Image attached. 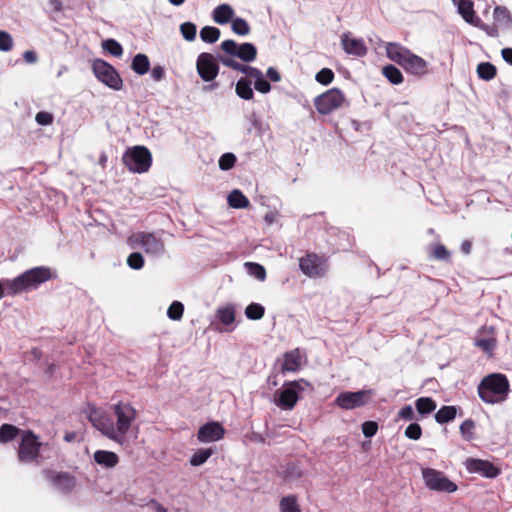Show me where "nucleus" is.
Wrapping results in <instances>:
<instances>
[{"mask_svg":"<svg viewBox=\"0 0 512 512\" xmlns=\"http://www.w3.org/2000/svg\"><path fill=\"white\" fill-rule=\"evenodd\" d=\"M216 314L220 322L224 325H231L235 321V309L232 305L219 307Z\"/></svg>","mask_w":512,"mask_h":512,"instance_id":"c85d7f7f","label":"nucleus"},{"mask_svg":"<svg viewBox=\"0 0 512 512\" xmlns=\"http://www.w3.org/2000/svg\"><path fill=\"white\" fill-rule=\"evenodd\" d=\"M299 267L309 278H321L327 272L325 259L313 253L300 258Z\"/></svg>","mask_w":512,"mask_h":512,"instance_id":"9b49d317","label":"nucleus"},{"mask_svg":"<svg viewBox=\"0 0 512 512\" xmlns=\"http://www.w3.org/2000/svg\"><path fill=\"white\" fill-rule=\"evenodd\" d=\"M221 63L226 66L230 67L234 70L240 71L242 73H246L247 65H243L239 62H237L234 58L231 57H220Z\"/></svg>","mask_w":512,"mask_h":512,"instance_id":"de8ad7c7","label":"nucleus"},{"mask_svg":"<svg viewBox=\"0 0 512 512\" xmlns=\"http://www.w3.org/2000/svg\"><path fill=\"white\" fill-rule=\"evenodd\" d=\"M303 363V357L299 349H294L284 354L281 367L282 372H296Z\"/></svg>","mask_w":512,"mask_h":512,"instance_id":"412c9836","label":"nucleus"},{"mask_svg":"<svg viewBox=\"0 0 512 512\" xmlns=\"http://www.w3.org/2000/svg\"><path fill=\"white\" fill-rule=\"evenodd\" d=\"M234 10L228 4L218 5L212 13L213 21L217 24L223 25L233 20Z\"/></svg>","mask_w":512,"mask_h":512,"instance_id":"b1692460","label":"nucleus"},{"mask_svg":"<svg viewBox=\"0 0 512 512\" xmlns=\"http://www.w3.org/2000/svg\"><path fill=\"white\" fill-rule=\"evenodd\" d=\"M454 5L457 7L458 13L466 23L480 29L486 28V25H484L481 19L476 15L474 3L471 0H458Z\"/></svg>","mask_w":512,"mask_h":512,"instance_id":"6ab92c4d","label":"nucleus"},{"mask_svg":"<svg viewBox=\"0 0 512 512\" xmlns=\"http://www.w3.org/2000/svg\"><path fill=\"white\" fill-rule=\"evenodd\" d=\"M310 387L304 379L285 382L274 395V404L282 410H292L299 400V393Z\"/></svg>","mask_w":512,"mask_h":512,"instance_id":"39448f33","label":"nucleus"},{"mask_svg":"<svg viewBox=\"0 0 512 512\" xmlns=\"http://www.w3.org/2000/svg\"><path fill=\"white\" fill-rule=\"evenodd\" d=\"M180 32L187 41H193L196 38L197 27L192 22H184L180 25Z\"/></svg>","mask_w":512,"mask_h":512,"instance_id":"79ce46f5","label":"nucleus"},{"mask_svg":"<svg viewBox=\"0 0 512 512\" xmlns=\"http://www.w3.org/2000/svg\"><path fill=\"white\" fill-rule=\"evenodd\" d=\"M474 430H475V423L471 419L465 420L460 425V434L466 441H471L474 439Z\"/></svg>","mask_w":512,"mask_h":512,"instance_id":"a19ab883","label":"nucleus"},{"mask_svg":"<svg viewBox=\"0 0 512 512\" xmlns=\"http://www.w3.org/2000/svg\"><path fill=\"white\" fill-rule=\"evenodd\" d=\"M127 264L130 268L139 270L144 266V258L141 253L133 252L128 256Z\"/></svg>","mask_w":512,"mask_h":512,"instance_id":"a18cd8bd","label":"nucleus"},{"mask_svg":"<svg viewBox=\"0 0 512 512\" xmlns=\"http://www.w3.org/2000/svg\"><path fill=\"white\" fill-rule=\"evenodd\" d=\"M102 47L113 56L120 57L123 54L122 46L114 39L105 40Z\"/></svg>","mask_w":512,"mask_h":512,"instance_id":"c03bdc74","label":"nucleus"},{"mask_svg":"<svg viewBox=\"0 0 512 512\" xmlns=\"http://www.w3.org/2000/svg\"><path fill=\"white\" fill-rule=\"evenodd\" d=\"M422 435V429L419 424L412 423L405 430V436L412 440L420 439Z\"/></svg>","mask_w":512,"mask_h":512,"instance_id":"8fccbe9b","label":"nucleus"},{"mask_svg":"<svg viewBox=\"0 0 512 512\" xmlns=\"http://www.w3.org/2000/svg\"><path fill=\"white\" fill-rule=\"evenodd\" d=\"M378 424L374 421H366L362 424V432L365 437H372L377 433Z\"/></svg>","mask_w":512,"mask_h":512,"instance_id":"603ef678","label":"nucleus"},{"mask_svg":"<svg viewBox=\"0 0 512 512\" xmlns=\"http://www.w3.org/2000/svg\"><path fill=\"white\" fill-rule=\"evenodd\" d=\"M200 38L207 43H214L220 38V30L213 26H205L200 31Z\"/></svg>","mask_w":512,"mask_h":512,"instance_id":"f704fd0d","label":"nucleus"},{"mask_svg":"<svg viewBox=\"0 0 512 512\" xmlns=\"http://www.w3.org/2000/svg\"><path fill=\"white\" fill-rule=\"evenodd\" d=\"M509 391V381L501 373H491L485 376L478 386V395L487 404H495L505 400Z\"/></svg>","mask_w":512,"mask_h":512,"instance_id":"7ed1b4c3","label":"nucleus"},{"mask_svg":"<svg viewBox=\"0 0 512 512\" xmlns=\"http://www.w3.org/2000/svg\"><path fill=\"white\" fill-rule=\"evenodd\" d=\"M154 81H161L165 77V70L162 66H154L150 74Z\"/></svg>","mask_w":512,"mask_h":512,"instance_id":"13d9d810","label":"nucleus"},{"mask_svg":"<svg viewBox=\"0 0 512 512\" xmlns=\"http://www.w3.org/2000/svg\"><path fill=\"white\" fill-rule=\"evenodd\" d=\"M231 29L234 33L245 36L250 33V27L246 20L242 18H233L231 21Z\"/></svg>","mask_w":512,"mask_h":512,"instance_id":"ea45409f","label":"nucleus"},{"mask_svg":"<svg viewBox=\"0 0 512 512\" xmlns=\"http://www.w3.org/2000/svg\"><path fill=\"white\" fill-rule=\"evenodd\" d=\"M503 59L512 65V48H504L501 51Z\"/></svg>","mask_w":512,"mask_h":512,"instance_id":"e2e57ef3","label":"nucleus"},{"mask_svg":"<svg viewBox=\"0 0 512 512\" xmlns=\"http://www.w3.org/2000/svg\"><path fill=\"white\" fill-rule=\"evenodd\" d=\"M385 51L387 57L400 65L408 74L422 77L428 73V62L399 43H387Z\"/></svg>","mask_w":512,"mask_h":512,"instance_id":"f03ea898","label":"nucleus"},{"mask_svg":"<svg viewBox=\"0 0 512 512\" xmlns=\"http://www.w3.org/2000/svg\"><path fill=\"white\" fill-rule=\"evenodd\" d=\"M373 395L372 390L357 392H342L335 399L336 404L343 409H355L367 404Z\"/></svg>","mask_w":512,"mask_h":512,"instance_id":"f8f14e48","label":"nucleus"},{"mask_svg":"<svg viewBox=\"0 0 512 512\" xmlns=\"http://www.w3.org/2000/svg\"><path fill=\"white\" fill-rule=\"evenodd\" d=\"M115 422L101 410L93 409L89 413L92 425L109 440L127 446L130 443V430L137 417L136 409L126 402H118L112 407Z\"/></svg>","mask_w":512,"mask_h":512,"instance_id":"f257e3e1","label":"nucleus"},{"mask_svg":"<svg viewBox=\"0 0 512 512\" xmlns=\"http://www.w3.org/2000/svg\"><path fill=\"white\" fill-rule=\"evenodd\" d=\"M457 414V409L454 406H443L435 414V420L439 424H444L452 421Z\"/></svg>","mask_w":512,"mask_h":512,"instance_id":"cd10ccee","label":"nucleus"},{"mask_svg":"<svg viewBox=\"0 0 512 512\" xmlns=\"http://www.w3.org/2000/svg\"><path fill=\"white\" fill-rule=\"evenodd\" d=\"M264 313L265 308L258 303H251L245 308V315L250 320H260Z\"/></svg>","mask_w":512,"mask_h":512,"instance_id":"4c0bfd02","label":"nucleus"},{"mask_svg":"<svg viewBox=\"0 0 512 512\" xmlns=\"http://www.w3.org/2000/svg\"><path fill=\"white\" fill-rule=\"evenodd\" d=\"M276 216H277V213H276V212H268V213L264 216V220H265L268 224H272V223L275 221Z\"/></svg>","mask_w":512,"mask_h":512,"instance_id":"69168bd1","label":"nucleus"},{"mask_svg":"<svg viewBox=\"0 0 512 512\" xmlns=\"http://www.w3.org/2000/svg\"><path fill=\"white\" fill-rule=\"evenodd\" d=\"M93 458L98 465L105 468H114L119 463L118 455L107 450H97Z\"/></svg>","mask_w":512,"mask_h":512,"instance_id":"5701e85b","label":"nucleus"},{"mask_svg":"<svg viewBox=\"0 0 512 512\" xmlns=\"http://www.w3.org/2000/svg\"><path fill=\"white\" fill-rule=\"evenodd\" d=\"M225 428L220 422L210 421L202 425L197 432V440L200 443L217 442L223 439Z\"/></svg>","mask_w":512,"mask_h":512,"instance_id":"f3484780","label":"nucleus"},{"mask_svg":"<svg viewBox=\"0 0 512 512\" xmlns=\"http://www.w3.org/2000/svg\"><path fill=\"white\" fill-rule=\"evenodd\" d=\"M13 46L12 37L5 31L0 30V51L7 52Z\"/></svg>","mask_w":512,"mask_h":512,"instance_id":"3c124183","label":"nucleus"},{"mask_svg":"<svg viewBox=\"0 0 512 512\" xmlns=\"http://www.w3.org/2000/svg\"><path fill=\"white\" fill-rule=\"evenodd\" d=\"M415 406L417 411L422 414H429L437 407L436 402L430 397H420L416 400Z\"/></svg>","mask_w":512,"mask_h":512,"instance_id":"473e14b6","label":"nucleus"},{"mask_svg":"<svg viewBox=\"0 0 512 512\" xmlns=\"http://www.w3.org/2000/svg\"><path fill=\"white\" fill-rule=\"evenodd\" d=\"M184 312V306L179 301H174L167 310V316L174 321H179Z\"/></svg>","mask_w":512,"mask_h":512,"instance_id":"37998d69","label":"nucleus"},{"mask_svg":"<svg viewBox=\"0 0 512 512\" xmlns=\"http://www.w3.org/2000/svg\"><path fill=\"white\" fill-rule=\"evenodd\" d=\"M53 483H54L55 488L62 492H69L76 485V481H75L74 477H72L68 474H58L54 478Z\"/></svg>","mask_w":512,"mask_h":512,"instance_id":"bb28decb","label":"nucleus"},{"mask_svg":"<svg viewBox=\"0 0 512 512\" xmlns=\"http://www.w3.org/2000/svg\"><path fill=\"white\" fill-rule=\"evenodd\" d=\"M465 467L469 473H477L486 478H495L500 474V469L487 460L468 458Z\"/></svg>","mask_w":512,"mask_h":512,"instance_id":"a211bd4d","label":"nucleus"},{"mask_svg":"<svg viewBox=\"0 0 512 512\" xmlns=\"http://www.w3.org/2000/svg\"><path fill=\"white\" fill-rule=\"evenodd\" d=\"M35 120L40 125H49L53 121V116L48 112H38L35 116Z\"/></svg>","mask_w":512,"mask_h":512,"instance_id":"6e6d98bb","label":"nucleus"},{"mask_svg":"<svg viewBox=\"0 0 512 512\" xmlns=\"http://www.w3.org/2000/svg\"><path fill=\"white\" fill-rule=\"evenodd\" d=\"M51 278L52 273L47 267L40 266L29 269L18 277L5 280L7 294L15 295L26 290L35 289Z\"/></svg>","mask_w":512,"mask_h":512,"instance_id":"20e7f679","label":"nucleus"},{"mask_svg":"<svg viewBox=\"0 0 512 512\" xmlns=\"http://www.w3.org/2000/svg\"><path fill=\"white\" fill-rule=\"evenodd\" d=\"M23 57L24 60L29 64H33L37 61V55L34 51H25Z\"/></svg>","mask_w":512,"mask_h":512,"instance_id":"680f3d73","label":"nucleus"},{"mask_svg":"<svg viewBox=\"0 0 512 512\" xmlns=\"http://www.w3.org/2000/svg\"><path fill=\"white\" fill-rule=\"evenodd\" d=\"M123 163L133 173L147 172L151 166L152 156L144 146H134L123 155Z\"/></svg>","mask_w":512,"mask_h":512,"instance_id":"0eeeda50","label":"nucleus"},{"mask_svg":"<svg viewBox=\"0 0 512 512\" xmlns=\"http://www.w3.org/2000/svg\"><path fill=\"white\" fill-rule=\"evenodd\" d=\"M383 74L393 84H400L403 82V75L401 71L393 65L385 66L383 68Z\"/></svg>","mask_w":512,"mask_h":512,"instance_id":"e433bc0d","label":"nucleus"},{"mask_svg":"<svg viewBox=\"0 0 512 512\" xmlns=\"http://www.w3.org/2000/svg\"><path fill=\"white\" fill-rule=\"evenodd\" d=\"M266 74L274 82H279L281 80V76H280L279 72L273 67H269L267 69Z\"/></svg>","mask_w":512,"mask_h":512,"instance_id":"052dcab7","label":"nucleus"},{"mask_svg":"<svg viewBox=\"0 0 512 512\" xmlns=\"http://www.w3.org/2000/svg\"><path fill=\"white\" fill-rule=\"evenodd\" d=\"M433 256L438 260H445L450 257V252L443 245H437L434 248Z\"/></svg>","mask_w":512,"mask_h":512,"instance_id":"5fc2aeb1","label":"nucleus"},{"mask_svg":"<svg viewBox=\"0 0 512 512\" xmlns=\"http://www.w3.org/2000/svg\"><path fill=\"white\" fill-rule=\"evenodd\" d=\"M228 204L234 209H244L250 204L249 199L238 189H234L227 198Z\"/></svg>","mask_w":512,"mask_h":512,"instance_id":"393cba45","label":"nucleus"},{"mask_svg":"<svg viewBox=\"0 0 512 512\" xmlns=\"http://www.w3.org/2000/svg\"><path fill=\"white\" fill-rule=\"evenodd\" d=\"M254 86L257 91L263 94H266L271 90L270 83L267 80H265L264 77L255 81Z\"/></svg>","mask_w":512,"mask_h":512,"instance_id":"4d7b16f0","label":"nucleus"},{"mask_svg":"<svg viewBox=\"0 0 512 512\" xmlns=\"http://www.w3.org/2000/svg\"><path fill=\"white\" fill-rule=\"evenodd\" d=\"M151 507L157 512H165V508L156 501H151Z\"/></svg>","mask_w":512,"mask_h":512,"instance_id":"338daca9","label":"nucleus"},{"mask_svg":"<svg viewBox=\"0 0 512 512\" xmlns=\"http://www.w3.org/2000/svg\"><path fill=\"white\" fill-rule=\"evenodd\" d=\"M199 76L206 82L214 80L218 75V65L214 56L210 53H201L196 62Z\"/></svg>","mask_w":512,"mask_h":512,"instance_id":"dca6fc26","label":"nucleus"},{"mask_svg":"<svg viewBox=\"0 0 512 512\" xmlns=\"http://www.w3.org/2000/svg\"><path fill=\"white\" fill-rule=\"evenodd\" d=\"M280 512H302L294 495L283 497L279 502Z\"/></svg>","mask_w":512,"mask_h":512,"instance_id":"c756f323","label":"nucleus"},{"mask_svg":"<svg viewBox=\"0 0 512 512\" xmlns=\"http://www.w3.org/2000/svg\"><path fill=\"white\" fill-rule=\"evenodd\" d=\"M414 410L411 405H406L402 407L398 412V417L400 419H404L407 421H411L414 419Z\"/></svg>","mask_w":512,"mask_h":512,"instance_id":"864d4df0","label":"nucleus"},{"mask_svg":"<svg viewBox=\"0 0 512 512\" xmlns=\"http://www.w3.org/2000/svg\"><path fill=\"white\" fill-rule=\"evenodd\" d=\"M213 452L212 448L199 449L191 455L189 463L194 467L201 466L211 457Z\"/></svg>","mask_w":512,"mask_h":512,"instance_id":"2f4dec72","label":"nucleus"},{"mask_svg":"<svg viewBox=\"0 0 512 512\" xmlns=\"http://www.w3.org/2000/svg\"><path fill=\"white\" fill-rule=\"evenodd\" d=\"M494 24L501 29H512V16L504 6H496L493 11Z\"/></svg>","mask_w":512,"mask_h":512,"instance_id":"4be33fe9","label":"nucleus"},{"mask_svg":"<svg viewBox=\"0 0 512 512\" xmlns=\"http://www.w3.org/2000/svg\"><path fill=\"white\" fill-rule=\"evenodd\" d=\"M132 70L138 75H144L149 71L150 61L145 54H136L131 64Z\"/></svg>","mask_w":512,"mask_h":512,"instance_id":"a878e982","label":"nucleus"},{"mask_svg":"<svg viewBox=\"0 0 512 512\" xmlns=\"http://www.w3.org/2000/svg\"><path fill=\"white\" fill-rule=\"evenodd\" d=\"M5 291L7 292V287L5 285V280L3 282L0 281V299H2L4 297Z\"/></svg>","mask_w":512,"mask_h":512,"instance_id":"774afa93","label":"nucleus"},{"mask_svg":"<svg viewBox=\"0 0 512 512\" xmlns=\"http://www.w3.org/2000/svg\"><path fill=\"white\" fill-rule=\"evenodd\" d=\"M245 267L247 268L248 274L260 281H264L266 278L265 268L257 263L246 262Z\"/></svg>","mask_w":512,"mask_h":512,"instance_id":"58836bf2","label":"nucleus"},{"mask_svg":"<svg viewBox=\"0 0 512 512\" xmlns=\"http://www.w3.org/2000/svg\"><path fill=\"white\" fill-rule=\"evenodd\" d=\"M41 443L37 437L30 431L22 435V440L18 450V458L21 462L34 461L39 453Z\"/></svg>","mask_w":512,"mask_h":512,"instance_id":"4468645a","label":"nucleus"},{"mask_svg":"<svg viewBox=\"0 0 512 512\" xmlns=\"http://www.w3.org/2000/svg\"><path fill=\"white\" fill-rule=\"evenodd\" d=\"M341 45L347 54L364 56L367 48L362 39L353 37L350 33H344L341 37Z\"/></svg>","mask_w":512,"mask_h":512,"instance_id":"aec40b11","label":"nucleus"},{"mask_svg":"<svg viewBox=\"0 0 512 512\" xmlns=\"http://www.w3.org/2000/svg\"><path fill=\"white\" fill-rule=\"evenodd\" d=\"M474 345L481 349L488 357H492L497 347V338L494 327L484 326L478 330Z\"/></svg>","mask_w":512,"mask_h":512,"instance_id":"2eb2a0df","label":"nucleus"},{"mask_svg":"<svg viewBox=\"0 0 512 512\" xmlns=\"http://www.w3.org/2000/svg\"><path fill=\"white\" fill-rule=\"evenodd\" d=\"M246 75L250 76L251 78H254L255 81L263 77L262 72L254 67L248 66L246 69Z\"/></svg>","mask_w":512,"mask_h":512,"instance_id":"bf43d9fd","label":"nucleus"},{"mask_svg":"<svg viewBox=\"0 0 512 512\" xmlns=\"http://www.w3.org/2000/svg\"><path fill=\"white\" fill-rule=\"evenodd\" d=\"M221 48L230 56H236L245 62L255 60L257 55L256 47L251 43L238 45L234 40H225L221 43Z\"/></svg>","mask_w":512,"mask_h":512,"instance_id":"ddd939ff","label":"nucleus"},{"mask_svg":"<svg viewBox=\"0 0 512 512\" xmlns=\"http://www.w3.org/2000/svg\"><path fill=\"white\" fill-rule=\"evenodd\" d=\"M477 75L485 81H490L496 75V68L489 62L480 63L477 66Z\"/></svg>","mask_w":512,"mask_h":512,"instance_id":"72a5a7b5","label":"nucleus"},{"mask_svg":"<svg viewBox=\"0 0 512 512\" xmlns=\"http://www.w3.org/2000/svg\"><path fill=\"white\" fill-rule=\"evenodd\" d=\"M19 433L16 426L10 424H3L0 427V443H7L13 440Z\"/></svg>","mask_w":512,"mask_h":512,"instance_id":"c9c22d12","label":"nucleus"},{"mask_svg":"<svg viewBox=\"0 0 512 512\" xmlns=\"http://www.w3.org/2000/svg\"><path fill=\"white\" fill-rule=\"evenodd\" d=\"M346 102L344 94L337 88H332L315 98L314 104L316 110L327 115L341 108Z\"/></svg>","mask_w":512,"mask_h":512,"instance_id":"9d476101","label":"nucleus"},{"mask_svg":"<svg viewBox=\"0 0 512 512\" xmlns=\"http://www.w3.org/2000/svg\"><path fill=\"white\" fill-rule=\"evenodd\" d=\"M421 473L425 486L430 490L444 493H453L457 490V485L441 471L422 468Z\"/></svg>","mask_w":512,"mask_h":512,"instance_id":"1a4fd4ad","label":"nucleus"},{"mask_svg":"<svg viewBox=\"0 0 512 512\" xmlns=\"http://www.w3.org/2000/svg\"><path fill=\"white\" fill-rule=\"evenodd\" d=\"M235 91L236 94L244 100H251L254 96L251 84L246 78H241L237 82Z\"/></svg>","mask_w":512,"mask_h":512,"instance_id":"7c9ffc66","label":"nucleus"},{"mask_svg":"<svg viewBox=\"0 0 512 512\" xmlns=\"http://www.w3.org/2000/svg\"><path fill=\"white\" fill-rule=\"evenodd\" d=\"M236 162V157L232 153H225L219 159V168L221 170L231 169Z\"/></svg>","mask_w":512,"mask_h":512,"instance_id":"09e8293b","label":"nucleus"},{"mask_svg":"<svg viewBox=\"0 0 512 512\" xmlns=\"http://www.w3.org/2000/svg\"><path fill=\"white\" fill-rule=\"evenodd\" d=\"M127 243L130 248H141L147 255L152 257L160 256L165 250L163 241L154 233L135 232L128 237Z\"/></svg>","mask_w":512,"mask_h":512,"instance_id":"423d86ee","label":"nucleus"},{"mask_svg":"<svg viewBox=\"0 0 512 512\" xmlns=\"http://www.w3.org/2000/svg\"><path fill=\"white\" fill-rule=\"evenodd\" d=\"M92 71L95 77L110 89L120 91L123 88L121 76L108 62L102 59H95L92 62Z\"/></svg>","mask_w":512,"mask_h":512,"instance_id":"6e6552de","label":"nucleus"},{"mask_svg":"<svg viewBox=\"0 0 512 512\" xmlns=\"http://www.w3.org/2000/svg\"><path fill=\"white\" fill-rule=\"evenodd\" d=\"M316 81L323 84L328 85L334 79V73L331 69L323 68L316 74Z\"/></svg>","mask_w":512,"mask_h":512,"instance_id":"49530a36","label":"nucleus"},{"mask_svg":"<svg viewBox=\"0 0 512 512\" xmlns=\"http://www.w3.org/2000/svg\"><path fill=\"white\" fill-rule=\"evenodd\" d=\"M472 245L469 241L465 240L461 244V250L464 254L468 255L471 252Z\"/></svg>","mask_w":512,"mask_h":512,"instance_id":"0e129e2a","label":"nucleus"}]
</instances>
